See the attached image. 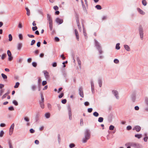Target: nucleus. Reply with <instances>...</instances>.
<instances>
[{
    "mask_svg": "<svg viewBox=\"0 0 148 148\" xmlns=\"http://www.w3.org/2000/svg\"><path fill=\"white\" fill-rule=\"evenodd\" d=\"M90 137V133L89 129H86L84 132V137L82 139V142L84 143L87 142L88 140Z\"/></svg>",
    "mask_w": 148,
    "mask_h": 148,
    "instance_id": "obj_1",
    "label": "nucleus"
},
{
    "mask_svg": "<svg viewBox=\"0 0 148 148\" xmlns=\"http://www.w3.org/2000/svg\"><path fill=\"white\" fill-rule=\"evenodd\" d=\"M47 19L49 22V27L50 30L52 31L53 29V22L52 19L49 14L47 15Z\"/></svg>",
    "mask_w": 148,
    "mask_h": 148,
    "instance_id": "obj_2",
    "label": "nucleus"
},
{
    "mask_svg": "<svg viewBox=\"0 0 148 148\" xmlns=\"http://www.w3.org/2000/svg\"><path fill=\"white\" fill-rule=\"evenodd\" d=\"M95 46L96 47L97 49L99 50V53L100 54L102 53L103 52L101 49V47L99 45V43L98 41L95 40Z\"/></svg>",
    "mask_w": 148,
    "mask_h": 148,
    "instance_id": "obj_3",
    "label": "nucleus"
},
{
    "mask_svg": "<svg viewBox=\"0 0 148 148\" xmlns=\"http://www.w3.org/2000/svg\"><path fill=\"white\" fill-rule=\"evenodd\" d=\"M125 145L126 146H130L134 147H136L139 146V144L131 142L125 144Z\"/></svg>",
    "mask_w": 148,
    "mask_h": 148,
    "instance_id": "obj_4",
    "label": "nucleus"
},
{
    "mask_svg": "<svg viewBox=\"0 0 148 148\" xmlns=\"http://www.w3.org/2000/svg\"><path fill=\"white\" fill-rule=\"evenodd\" d=\"M139 32L140 35V37L141 39H142L143 38V28L141 26H140L139 27Z\"/></svg>",
    "mask_w": 148,
    "mask_h": 148,
    "instance_id": "obj_5",
    "label": "nucleus"
},
{
    "mask_svg": "<svg viewBox=\"0 0 148 148\" xmlns=\"http://www.w3.org/2000/svg\"><path fill=\"white\" fill-rule=\"evenodd\" d=\"M68 109L69 112V118L70 120L72 119V113L71 112V108L70 106H69L68 107Z\"/></svg>",
    "mask_w": 148,
    "mask_h": 148,
    "instance_id": "obj_6",
    "label": "nucleus"
},
{
    "mask_svg": "<svg viewBox=\"0 0 148 148\" xmlns=\"http://www.w3.org/2000/svg\"><path fill=\"white\" fill-rule=\"evenodd\" d=\"M79 95L82 98H83L84 97V95L83 88L82 87H81L79 88Z\"/></svg>",
    "mask_w": 148,
    "mask_h": 148,
    "instance_id": "obj_7",
    "label": "nucleus"
},
{
    "mask_svg": "<svg viewBox=\"0 0 148 148\" xmlns=\"http://www.w3.org/2000/svg\"><path fill=\"white\" fill-rule=\"evenodd\" d=\"M141 129V127L138 125L135 126L132 129L133 130H136L137 132H139Z\"/></svg>",
    "mask_w": 148,
    "mask_h": 148,
    "instance_id": "obj_8",
    "label": "nucleus"
},
{
    "mask_svg": "<svg viewBox=\"0 0 148 148\" xmlns=\"http://www.w3.org/2000/svg\"><path fill=\"white\" fill-rule=\"evenodd\" d=\"M44 73L45 78L47 79H48L49 77V73L46 71H44L43 72Z\"/></svg>",
    "mask_w": 148,
    "mask_h": 148,
    "instance_id": "obj_9",
    "label": "nucleus"
},
{
    "mask_svg": "<svg viewBox=\"0 0 148 148\" xmlns=\"http://www.w3.org/2000/svg\"><path fill=\"white\" fill-rule=\"evenodd\" d=\"M112 92V93L114 95L116 98L117 99H119V96H118L119 93L116 90H113Z\"/></svg>",
    "mask_w": 148,
    "mask_h": 148,
    "instance_id": "obj_10",
    "label": "nucleus"
},
{
    "mask_svg": "<svg viewBox=\"0 0 148 148\" xmlns=\"http://www.w3.org/2000/svg\"><path fill=\"white\" fill-rule=\"evenodd\" d=\"M56 21L59 24H62L63 22V20L59 18H57L56 19Z\"/></svg>",
    "mask_w": 148,
    "mask_h": 148,
    "instance_id": "obj_11",
    "label": "nucleus"
},
{
    "mask_svg": "<svg viewBox=\"0 0 148 148\" xmlns=\"http://www.w3.org/2000/svg\"><path fill=\"white\" fill-rule=\"evenodd\" d=\"M14 125L13 123L10 127V135L12 134L13 132Z\"/></svg>",
    "mask_w": 148,
    "mask_h": 148,
    "instance_id": "obj_12",
    "label": "nucleus"
},
{
    "mask_svg": "<svg viewBox=\"0 0 148 148\" xmlns=\"http://www.w3.org/2000/svg\"><path fill=\"white\" fill-rule=\"evenodd\" d=\"M9 94V92H8L7 93H5L1 97L2 99H3L4 98H5L6 97H7V99H9V95H8V94Z\"/></svg>",
    "mask_w": 148,
    "mask_h": 148,
    "instance_id": "obj_13",
    "label": "nucleus"
},
{
    "mask_svg": "<svg viewBox=\"0 0 148 148\" xmlns=\"http://www.w3.org/2000/svg\"><path fill=\"white\" fill-rule=\"evenodd\" d=\"M124 48L127 51H130V49L129 46H128V45H125L124 46Z\"/></svg>",
    "mask_w": 148,
    "mask_h": 148,
    "instance_id": "obj_14",
    "label": "nucleus"
},
{
    "mask_svg": "<svg viewBox=\"0 0 148 148\" xmlns=\"http://www.w3.org/2000/svg\"><path fill=\"white\" fill-rule=\"evenodd\" d=\"M132 100L134 102L136 100V94L135 93H133L131 95Z\"/></svg>",
    "mask_w": 148,
    "mask_h": 148,
    "instance_id": "obj_15",
    "label": "nucleus"
},
{
    "mask_svg": "<svg viewBox=\"0 0 148 148\" xmlns=\"http://www.w3.org/2000/svg\"><path fill=\"white\" fill-rule=\"evenodd\" d=\"M137 10L138 12L140 14L142 15H144L145 14V12H143L142 10L139 8H137Z\"/></svg>",
    "mask_w": 148,
    "mask_h": 148,
    "instance_id": "obj_16",
    "label": "nucleus"
},
{
    "mask_svg": "<svg viewBox=\"0 0 148 148\" xmlns=\"http://www.w3.org/2000/svg\"><path fill=\"white\" fill-rule=\"evenodd\" d=\"M75 34L76 35V38L78 40H79V34H78V32L77 30V29H75Z\"/></svg>",
    "mask_w": 148,
    "mask_h": 148,
    "instance_id": "obj_17",
    "label": "nucleus"
},
{
    "mask_svg": "<svg viewBox=\"0 0 148 148\" xmlns=\"http://www.w3.org/2000/svg\"><path fill=\"white\" fill-rule=\"evenodd\" d=\"M22 44L21 43H19L18 44L17 46V49L20 50L22 47Z\"/></svg>",
    "mask_w": 148,
    "mask_h": 148,
    "instance_id": "obj_18",
    "label": "nucleus"
},
{
    "mask_svg": "<svg viewBox=\"0 0 148 148\" xmlns=\"http://www.w3.org/2000/svg\"><path fill=\"white\" fill-rule=\"evenodd\" d=\"M135 137L138 139L142 137V134H136L135 135Z\"/></svg>",
    "mask_w": 148,
    "mask_h": 148,
    "instance_id": "obj_19",
    "label": "nucleus"
},
{
    "mask_svg": "<svg viewBox=\"0 0 148 148\" xmlns=\"http://www.w3.org/2000/svg\"><path fill=\"white\" fill-rule=\"evenodd\" d=\"M39 103L41 108L43 109L45 108V105L44 103V102H39Z\"/></svg>",
    "mask_w": 148,
    "mask_h": 148,
    "instance_id": "obj_20",
    "label": "nucleus"
},
{
    "mask_svg": "<svg viewBox=\"0 0 148 148\" xmlns=\"http://www.w3.org/2000/svg\"><path fill=\"white\" fill-rule=\"evenodd\" d=\"M40 96L41 98V100L39 102H44V98L43 94L42 93H41Z\"/></svg>",
    "mask_w": 148,
    "mask_h": 148,
    "instance_id": "obj_21",
    "label": "nucleus"
},
{
    "mask_svg": "<svg viewBox=\"0 0 148 148\" xmlns=\"http://www.w3.org/2000/svg\"><path fill=\"white\" fill-rule=\"evenodd\" d=\"M25 9L27 12V15L28 16H30V11L27 8H25Z\"/></svg>",
    "mask_w": 148,
    "mask_h": 148,
    "instance_id": "obj_22",
    "label": "nucleus"
},
{
    "mask_svg": "<svg viewBox=\"0 0 148 148\" xmlns=\"http://www.w3.org/2000/svg\"><path fill=\"white\" fill-rule=\"evenodd\" d=\"M45 116L46 118L48 119L50 117V114L49 113H46L45 114Z\"/></svg>",
    "mask_w": 148,
    "mask_h": 148,
    "instance_id": "obj_23",
    "label": "nucleus"
},
{
    "mask_svg": "<svg viewBox=\"0 0 148 148\" xmlns=\"http://www.w3.org/2000/svg\"><path fill=\"white\" fill-rule=\"evenodd\" d=\"M98 83L99 86L100 87H101L102 84V82L101 79H99L98 80Z\"/></svg>",
    "mask_w": 148,
    "mask_h": 148,
    "instance_id": "obj_24",
    "label": "nucleus"
},
{
    "mask_svg": "<svg viewBox=\"0 0 148 148\" xmlns=\"http://www.w3.org/2000/svg\"><path fill=\"white\" fill-rule=\"evenodd\" d=\"M120 45V43H117L116 45V49L117 50L119 49L120 48V47L119 46Z\"/></svg>",
    "mask_w": 148,
    "mask_h": 148,
    "instance_id": "obj_25",
    "label": "nucleus"
},
{
    "mask_svg": "<svg viewBox=\"0 0 148 148\" xmlns=\"http://www.w3.org/2000/svg\"><path fill=\"white\" fill-rule=\"evenodd\" d=\"M103 117H100L99 118L98 121L100 123L102 122L103 121Z\"/></svg>",
    "mask_w": 148,
    "mask_h": 148,
    "instance_id": "obj_26",
    "label": "nucleus"
},
{
    "mask_svg": "<svg viewBox=\"0 0 148 148\" xmlns=\"http://www.w3.org/2000/svg\"><path fill=\"white\" fill-rule=\"evenodd\" d=\"M19 85H20L19 83L18 82H17L16 83L15 85L14 86V87L15 88H18V87L19 86Z\"/></svg>",
    "mask_w": 148,
    "mask_h": 148,
    "instance_id": "obj_27",
    "label": "nucleus"
},
{
    "mask_svg": "<svg viewBox=\"0 0 148 148\" xmlns=\"http://www.w3.org/2000/svg\"><path fill=\"white\" fill-rule=\"evenodd\" d=\"M39 116V114H37L35 116V120L36 122H37V121L38 120Z\"/></svg>",
    "mask_w": 148,
    "mask_h": 148,
    "instance_id": "obj_28",
    "label": "nucleus"
},
{
    "mask_svg": "<svg viewBox=\"0 0 148 148\" xmlns=\"http://www.w3.org/2000/svg\"><path fill=\"white\" fill-rule=\"evenodd\" d=\"M6 54H3L2 55L1 57V59L2 60H4L6 57Z\"/></svg>",
    "mask_w": 148,
    "mask_h": 148,
    "instance_id": "obj_29",
    "label": "nucleus"
},
{
    "mask_svg": "<svg viewBox=\"0 0 148 148\" xmlns=\"http://www.w3.org/2000/svg\"><path fill=\"white\" fill-rule=\"evenodd\" d=\"M1 75L2 76V77L4 79H6L7 78V75H5L3 73H2L1 74Z\"/></svg>",
    "mask_w": 148,
    "mask_h": 148,
    "instance_id": "obj_30",
    "label": "nucleus"
},
{
    "mask_svg": "<svg viewBox=\"0 0 148 148\" xmlns=\"http://www.w3.org/2000/svg\"><path fill=\"white\" fill-rule=\"evenodd\" d=\"M93 115L95 117H97L99 116V114L97 112H95L93 113Z\"/></svg>",
    "mask_w": 148,
    "mask_h": 148,
    "instance_id": "obj_31",
    "label": "nucleus"
},
{
    "mask_svg": "<svg viewBox=\"0 0 148 148\" xmlns=\"http://www.w3.org/2000/svg\"><path fill=\"white\" fill-rule=\"evenodd\" d=\"M12 102L16 106H18V102L15 100H13Z\"/></svg>",
    "mask_w": 148,
    "mask_h": 148,
    "instance_id": "obj_32",
    "label": "nucleus"
},
{
    "mask_svg": "<svg viewBox=\"0 0 148 148\" xmlns=\"http://www.w3.org/2000/svg\"><path fill=\"white\" fill-rule=\"evenodd\" d=\"M75 145L74 143H71L69 145V147L70 148H72L75 147Z\"/></svg>",
    "mask_w": 148,
    "mask_h": 148,
    "instance_id": "obj_33",
    "label": "nucleus"
},
{
    "mask_svg": "<svg viewBox=\"0 0 148 148\" xmlns=\"http://www.w3.org/2000/svg\"><path fill=\"white\" fill-rule=\"evenodd\" d=\"M95 7L98 10H101V6L99 5H97Z\"/></svg>",
    "mask_w": 148,
    "mask_h": 148,
    "instance_id": "obj_34",
    "label": "nucleus"
},
{
    "mask_svg": "<svg viewBox=\"0 0 148 148\" xmlns=\"http://www.w3.org/2000/svg\"><path fill=\"white\" fill-rule=\"evenodd\" d=\"M80 125L81 126H82L83 125L84 122L83 120L82 119H80Z\"/></svg>",
    "mask_w": 148,
    "mask_h": 148,
    "instance_id": "obj_35",
    "label": "nucleus"
},
{
    "mask_svg": "<svg viewBox=\"0 0 148 148\" xmlns=\"http://www.w3.org/2000/svg\"><path fill=\"white\" fill-rule=\"evenodd\" d=\"M114 63L116 64H118L119 63V60L117 59H115L114 60Z\"/></svg>",
    "mask_w": 148,
    "mask_h": 148,
    "instance_id": "obj_36",
    "label": "nucleus"
},
{
    "mask_svg": "<svg viewBox=\"0 0 148 148\" xmlns=\"http://www.w3.org/2000/svg\"><path fill=\"white\" fill-rule=\"evenodd\" d=\"M4 134V132L3 130L1 131L0 132V137H3Z\"/></svg>",
    "mask_w": 148,
    "mask_h": 148,
    "instance_id": "obj_37",
    "label": "nucleus"
},
{
    "mask_svg": "<svg viewBox=\"0 0 148 148\" xmlns=\"http://www.w3.org/2000/svg\"><path fill=\"white\" fill-rule=\"evenodd\" d=\"M58 141L59 143H60L61 141L60 136L59 134L58 135Z\"/></svg>",
    "mask_w": 148,
    "mask_h": 148,
    "instance_id": "obj_38",
    "label": "nucleus"
},
{
    "mask_svg": "<svg viewBox=\"0 0 148 148\" xmlns=\"http://www.w3.org/2000/svg\"><path fill=\"white\" fill-rule=\"evenodd\" d=\"M142 2L144 5L145 6L147 5V2L145 0H143Z\"/></svg>",
    "mask_w": 148,
    "mask_h": 148,
    "instance_id": "obj_39",
    "label": "nucleus"
},
{
    "mask_svg": "<svg viewBox=\"0 0 148 148\" xmlns=\"http://www.w3.org/2000/svg\"><path fill=\"white\" fill-rule=\"evenodd\" d=\"M64 95V93H61L60 95L58 96L59 98H62Z\"/></svg>",
    "mask_w": 148,
    "mask_h": 148,
    "instance_id": "obj_40",
    "label": "nucleus"
},
{
    "mask_svg": "<svg viewBox=\"0 0 148 148\" xmlns=\"http://www.w3.org/2000/svg\"><path fill=\"white\" fill-rule=\"evenodd\" d=\"M114 128V126L113 125H111L109 127V130H113Z\"/></svg>",
    "mask_w": 148,
    "mask_h": 148,
    "instance_id": "obj_41",
    "label": "nucleus"
},
{
    "mask_svg": "<svg viewBox=\"0 0 148 148\" xmlns=\"http://www.w3.org/2000/svg\"><path fill=\"white\" fill-rule=\"evenodd\" d=\"M61 102H62V103L63 104H64L66 103V102L67 100L66 99H64L62 100Z\"/></svg>",
    "mask_w": 148,
    "mask_h": 148,
    "instance_id": "obj_42",
    "label": "nucleus"
},
{
    "mask_svg": "<svg viewBox=\"0 0 148 148\" xmlns=\"http://www.w3.org/2000/svg\"><path fill=\"white\" fill-rule=\"evenodd\" d=\"M127 130H131L132 128V127L130 125H128L127 127Z\"/></svg>",
    "mask_w": 148,
    "mask_h": 148,
    "instance_id": "obj_43",
    "label": "nucleus"
},
{
    "mask_svg": "<svg viewBox=\"0 0 148 148\" xmlns=\"http://www.w3.org/2000/svg\"><path fill=\"white\" fill-rule=\"evenodd\" d=\"M22 25L21 23H19L18 24V27L19 28L21 29L22 27Z\"/></svg>",
    "mask_w": 148,
    "mask_h": 148,
    "instance_id": "obj_44",
    "label": "nucleus"
},
{
    "mask_svg": "<svg viewBox=\"0 0 148 148\" xmlns=\"http://www.w3.org/2000/svg\"><path fill=\"white\" fill-rule=\"evenodd\" d=\"M41 80L40 77H38V84L39 86L40 84V83H41Z\"/></svg>",
    "mask_w": 148,
    "mask_h": 148,
    "instance_id": "obj_45",
    "label": "nucleus"
},
{
    "mask_svg": "<svg viewBox=\"0 0 148 148\" xmlns=\"http://www.w3.org/2000/svg\"><path fill=\"white\" fill-rule=\"evenodd\" d=\"M92 108H88V112L90 113L92 112Z\"/></svg>",
    "mask_w": 148,
    "mask_h": 148,
    "instance_id": "obj_46",
    "label": "nucleus"
},
{
    "mask_svg": "<svg viewBox=\"0 0 148 148\" xmlns=\"http://www.w3.org/2000/svg\"><path fill=\"white\" fill-rule=\"evenodd\" d=\"M47 84V82L46 81H43L42 82V84L43 86H45Z\"/></svg>",
    "mask_w": 148,
    "mask_h": 148,
    "instance_id": "obj_47",
    "label": "nucleus"
},
{
    "mask_svg": "<svg viewBox=\"0 0 148 148\" xmlns=\"http://www.w3.org/2000/svg\"><path fill=\"white\" fill-rule=\"evenodd\" d=\"M36 88V86L35 85H33L32 87V89L34 91Z\"/></svg>",
    "mask_w": 148,
    "mask_h": 148,
    "instance_id": "obj_48",
    "label": "nucleus"
},
{
    "mask_svg": "<svg viewBox=\"0 0 148 148\" xmlns=\"http://www.w3.org/2000/svg\"><path fill=\"white\" fill-rule=\"evenodd\" d=\"M77 60L78 62V63L79 65H81V61L79 59V58H77Z\"/></svg>",
    "mask_w": 148,
    "mask_h": 148,
    "instance_id": "obj_49",
    "label": "nucleus"
},
{
    "mask_svg": "<svg viewBox=\"0 0 148 148\" xmlns=\"http://www.w3.org/2000/svg\"><path fill=\"white\" fill-rule=\"evenodd\" d=\"M37 29V27L36 26H35L32 27V29L33 31H35Z\"/></svg>",
    "mask_w": 148,
    "mask_h": 148,
    "instance_id": "obj_50",
    "label": "nucleus"
},
{
    "mask_svg": "<svg viewBox=\"0 0 148 148\" xmlns=\"http://www.w3.org/2000/svg\"><path fill=\"white\" fill-rule=\"evenodd\" d=\"M29 131H30V133H33L35 132L34 130L32 128H31V129H30V130H29Z\"/></svg>",
    "mask_w": 148,
    "mask_h": 148,
    "instance_id": "obj_51",
    "label": "nucleus"
},
{
    "mask_svg": "<svg viewBox=\"0 0 148 148\" xmlns=\"http://www.w3.org/2000/svg\"><path fill=\"white\" fill-rule=\"evenodd\" d=\"M35 42V40H33L31 41V45H34Z\"/></svg>",
    "mask_w": 148,
    "mask_h": 148,
    "instance_id": "obj_52",
    "label": "nucleus"
},
{
    "mask_svg": "<svg viewBox=\"0 0 148 148\" xmlns=\"http://www.w3.org/2000/svg\"><path fill=\"white\" fill-rule=\"evenodd\" d=\"M91 89H92V92H93V90H94V89H93V87H94V84L92 83V82H91Z\"/></svg>",
    "mask_w": 148,
    "mask_h": 148,
    "instance_id": "obj_53",
    "label": "nucleus"
},
{
    "mask_svg": "<svg viewBox=\"0 0 148 148\" xmlns=\"http://www.w3.org/2000/svg\"><path fill=\"white\" fill-rule=\"evenodd\" d=\"M18 36L20 39L22 40L23 39V36L22 34H20L18 35Z\"/></svg>",
    "mask_w": 148,
    "mask_h": 148,
    "instance_id": "obj_54",
    "label": "nucleus"
},
{
    "mask_svg": "<svg viewBox=\"0 0 148 148\" xmlns=\"http://www.w3.org/2000/svg\"><path fill=\"white\" fill-rule=\"evenodd\" d=\"M145 101L146 104L148 106V98H145Z\"/></svg>",
    "mask_w": 148,
    "mask_h": 148,
    "instance_id": "obj_55",
    "label": "nucleus"
},
{
    "mask_svg": "<svg viewBox=\"0 0 148 148\" xmlns=\"http://www.w3.org/2000/svg\"><path fill=\"white\" fill-rule=\"evenodd\" d=\"M27 36L29 38H32L34 37V36L33 35H30L28 34H27Z\"/></svg>",
    "mask_w": 148,
    "mask_h": 148,
    "instance_id": "obj_56",
    "label": "nucleus"
},
{
    "mask_svg": "<svg viewBox=\"0 0 148 148\" xmlns=\"http://www.w3.org/2000/svg\"><path fill=\"white\" fill-rule=\"evenodd\" d=\"M84 105L85 106H87L89 105V103L88 102L86 101L84 103Z\"/></svg>",
    "mask_w": 148,
    "mask_h": 148,
    "instance_id": "obj_57",
    "label": "nucleus"
},
{
    "mask_svg": "<svg viewBox=\"0 0 148 148\" xmlns=\"http://www.w3.org/2000/svg\"><path fill=\"white\" fill-rule=\"evenodd\" d=\"M0 126L1 127H3L5 126V124L3 123H1L0 124Z\"/></svg>",
    "mask_w": 148,
    "mask_h": 148,
    "instance_id": "obj_58",
    "label": "nucleus"
},
{
    "mask_svg": "<svg viewBox=\"0 0 148 148\" xmlns=\"http://www.w3.org/2000/svg\"><path fill=\"white\" fill-rule=\"evenodd\" d=\"M14 110V108L12 106H10V110Z\"/></svg>",
    "mask_w": 148,
    "mask_h": 148,
    "instance_id": "obj_59",
    "label": "nucleus"
},
{
    "mask_svg": "<svg viewBox=\"0 0 148 148\" xmlns=\"http://www.w3.org/2000/svg\"><path fill=\"white\" fill-rule=\"evenodd\" d=\"M148 139V137H145L144 138L143 140L145 142H146L147 141Z\"/></svg>",
    "mask_w": 148,
    "mask_h": 148,
    "instance_id": "obj_60",
    "label": "nucleus"
},
{
    "mask_svg": "<svg viewBox=\"0 0 148 148\" xmlns=\"http://www.w3.org/2000/svg\"><path fill=\"white\" fill-rule=\"evenodd\" d=\"M57 106L58 108V109L59 110H60L61 108V106H60V105L59 104H58L57 105Z\"/></svg>",
    "mask_w": 148,
    "mask_h": 148,
    "instance_id": "obj_61",
    "label": "nucleus"
},
{
    "mask_svg": "<svg viewBox=\"0 0 148 148\" xmlns=\"http://www.w3.org/2000/svg\"><path fill=\"white\" fill-rule=\"evenodd\" d=\"M24 120L27 122H28L29 121V118L27 117H25L24 118Z\"/></svg>",
    "mask_w": 148,
    "mask_h": 148,
    "instance_id": "obj_62",
    "label": "nucleus"
},
{
    "mask_svg": "<svg viewBox=\"0 0 148 148\" xmlns=\"http://www.w3.org/2000/svg\"><path fill=\"white\" fill-rule=\"evenodd\" d=\"M53 9L55 10H58V7L57 6H54L53 7Z\"/></svg>",
    "mask_w": 148,
    "mask_h": 148,
    "instance_id": "obj_63",
    "label": "nucleus"
},
{
    "mask_svg": "<svg viewBox=\"0 0 148 148\" xmlns=\"http://www.w3.org/2000/svg\"><path fill=\"white\" fill-rule=\"evenodd\" d=\"M60 57L62 58V59L63 60H64L65 59V58L64 56V55L63 54L62 55L60 56Z\"/></svg>",
    "mask_w": 148,
    "mask_h": 148,
    "instance_id": "obj_64",
    "label": "nucleus"
}]
</instances>
